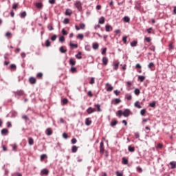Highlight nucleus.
Returning <instances> with one entry per match:
<instances>
[{
    "label": "nucleus",
    "instance_id": "f257e3e1",
    "mask_svg": "<svg viewBox=\"0 0 176 176\" xmlns=\"http://www.w3.org/2000/svg\"><path fill=\"white\" fill-rule=\"evenodd\" d=\"M74 6L78 12H82V2H80V1H76L74 3Z\"/></svg>",
    "mask_w": 176,
    "mask_h": 176
},
{
    "label": "nucleus",
    "instance_id": "f03ea898",
    "mask_svg": "<svg viewBox=\"0 0 176 176\" xmlns=\"http://www.w3.org/2000/svg\"><path fill=\"white\" fill-rule=\"evenodd\" d=\"M131 114V111H130V109H126L123 111V116H124V118H129V116H130Z\"/></svg>",
    "mask_w": 176,
    "mask_h": 176
},
{
    "label": "nucleus",
    "instance_id": "7ed1b4c3",
    "mask_svg": "<svg viewBox=\"0 0 176 176\" xmlns=\"http://www.w3.org/2000/svg\"><path fill=\"white\" fill-rule=\"evenodd\" d=\"M14 93L15 96H18V97H21V96H24V91L21 89L14 91Z\"/></svg>",
    "mask_w": 176,
    "mask_h": 176
},
{
    "label": "nucleus",
    "instance_id": "20e7f679",
    "mask_svg": "<svg viewBox=\"0 0 176 176\" xmlns=\"http://www.w3.org/2000/svg\"><path fill=\"white\" fill-rule=\"evenodd\" d=\"M105 149L104 148V142L100 143V153H104Z\"/></svg>",
    "mask_w": 176,
    "mask_h": 176
},
{
    "label": "nucleus",
    "instance_id": "39448f33",
    "mask_svg": "<svg viewBox=\"0 0 176 176\" xmlns=\"http://www.w3.org/2000/svg\"><path fill=\"white\" fill-rule=\"evenodd\" d=\"M87 112L89 115H90L91 113H93L94 112H96V109L93 108V107H89L87 109Z\"/></svg>",
    "mask_w": 176,
    "mask_h": 176
},
{
    "label": "nucleus",
    "instance_id": "423d86ee",
    "mask_svg": "<svg viewBox=\"0 0 176 176\" xmlns=\"http://www.w3.org/2000/svg\"><path fill=\"white\" fill-rule=\"evenodd\" d=\"M1 133V135H8V134H9V130H8V129H3Z\"/></svg>",
    "mask_w": 176,
    "mask_h": 176
},
{
    "label": "nucleus",
    "instance_id": "0eeeda50",
    "mask_svg": "<svg viewBox=\"0 0 176 176\" xmlns=\"http://www.w3.org/2000/svg\"><path fill=\"white\" fill-rule=\"evenodd\" d=\"M29 82L31 83V85H35L36 83V79L34 77H30Z\"/></svg>",
    "mask_w": 176,
    "mask_h": 176
},
{
    "label": "nucleus",
    "instance_id": "6e6552de",
    "mask_svg": "<svg viewBox=\"0 0 176 176\" xmlns=\"http://www.w3.org/2000/svg\"><path fill=\"white\" fill-rule=\"evenodd\" d=\"M46 135H52L53 134V131H52V129L47 128L45 131Z\"/></svg>",
    "mask_w": 176,
    "mask_h": 176
},
{
    "label": "nucleus",
    "instance_id": "1a4fd4ad",
    "mask_svg": "<svg viewBox=\"0 0 176 176\" xmlns=\"http://www.w3.org/2000/svg\"><path fill=\"white\" fill-rule=\"evenodd\" d=\"M102 61L104 65H108V58L107 56H104Z\"/></svg>",
    "mask_w": 176,
    "mask_h": 176
},
{
    "label": "nucleus",
    "instance_id": "9d476101",
    "mask_svg": "<svg viewBox=\"0 0 176 176\" xmlns=\"http://www.w3.org/2000/svg\"><path fill=\"white\" fill-rule=\"evenodd\" d=\"M41 174L43 175H49V170H47V169H43L41 170Z\"/></svg>",
    "mask_w": 176,
    "mask_h": 176
},
{
    "label": "nucleus",
    "instance_id": "9b49d317",
    "mask_svg": "<svg viewBox=\"0 0 176 176\" xmlns=\"http://www.w3.org/2000/svg\"><path fill=\"white\" fill-rule=\"evenodd\" d=\"M92 47H93L94 50H97L99 47L98 43H94L92 44Z\"/></svg>",
    "mask_w": 176,
    "mask_h": 176
},
{
    "label": "nucleus",
    "instance_id": "f8f14e48",
    "mask_svg": "<svg viewBox=\"0 0 176 176\" xmlns=\"http://www.w3.org/2000/svg\"><path fill=\"white\" fill-rule=\"evenodd\" d=\"M75 57L78 60H82V52H78V54H76Z\"/></svg>",
    "mask_w": 176,
    "mask_h": 176
},
{
    "label": "nucleus",
    "instance_id": "ddd939ff",
    "mask_svg": "<svg viewBox=\"0 0 176 176\" xmlns=\"http://www.w3.org/2000/svg\"><path fill=\"white\" fill-rule=\"evenodd\" d=\"M98 23H99V24H104V23H105V18L104 16H101L99 19Z\"/></svg>",
    "mask_w": 176,
    "mask_h": 176
},
{
    "label": "nucleus",
    "instance_id": "4468645a",
    "mask_svg": "<svg viewBox=\"0 0 176 176\" xmlns=\"http://www.w3.org/2000/svg\"><path fill=\"white\" fill-rule=\"evenodd\" d=\"M65 14L66 15V16H71V14H72V11H71V10H69V9H66V11H65Z\"/></svg>",
    "mask_w": 176,
    "mask_h": 176
},
{
    "label": "nucleus",
    "instance_id": "2eb2a0df",
    "mask_svg": "<svg viewBox=\"0 0 176 176\" xmlns=\"http://www.w3.org/2000/svg\"><path fill=\"white\" fill-rule=\"evenodd\" d=\"M72 152L73 153H76V152H78V146H73L72 147Z\"/></svg>",
    "mask_w": 176,
    "mask_h": 176
},
{
    "label": "nucleus",
    "instance_id": "dca6fc26",
    "mask_svg": "<svg viewBox=\"0 0 176 176\" xmlns=\"http://www.w3.org/2000/svg\"><path fill=\"white\" fill-rule=\"evenodd\" d=\"M135 108H138V109H141V108H142V107L141 105H140V102L139 101H136L134 104Z\"/></svg>",
    "mask_w": 176,
    "mask_h": 176
},
{
    "label": "nucleus",
    "instance_id": "f3484780",
    "mask_svg": "<svg viewBox=\"0 0 176 176\" xmlns=\"http://www.w3.org/2000/svg\"><path fill=\"white\" fill-rule=\"evenodd\" d=\"M85 124L86 126H90L91 124V120H90V118H86Z\"/></svg>",
    "mask_w": 176,
    "mask_h": 176
},
{
    "label": "nucleus",
    "instance_id": "a211bd4d",
    "mask_svg": "<svg viewBox=\"0 0 176 176\" xmlns=\"http://www.w3.org/2000/svg\"><path fill=\"white\" fill-rule=\"evenodd\" d=\"M27 16V12L25 11H23L22 12L21 14H20V17L21 19H24Z\"/></svg>",
    "mask_w": 176,
    "mask_h": 176
},
{
    "label": "nucleus",
    "instance_id": "6ab92c4d",
    "mask_svg": "<svg viewBox=\"0 0 176 176\" xmlns=\"http://www.w3.org/2000/svg\"><path fill=\"white\" fill-rule=\"evenodd\" d=\"M105 30H106L107 32H109V31H111V30H112V26H111L109 25H106Z\"/></svg>",
    "mask_w": 176,
    "mask_h": 176
},
{
    "label": "nucleus",
    "instance_id": "aec40b11",
    "mask_svg": "<svg viewBox=\"0 0 176 176\" xmlns=\"http://www.w3.org/2000/svg\"><path fill=\"white\" fill-rule=\"evenodd\" d=\"M116 124H118V121L113 120V121L111 122L110 126L111 127H115V126H116Z\"/></svg>",
    "mask_w": 176,
    "mask_h": 176
},
{
    "label": "nucleus",
    "instance_id": "412c9836",
    "mask_svg": "<svg viewBox=\"0 0 176 176\" xmlns=\"http://www.w3.org/2000/svg\"><path fill=\"white\" fill-rule=\"evenodd\" d=\"M28 144L30 146L34 145V139L32 138H28Z\"/></svg>",
    "mask_w": 176,
    "mask_h": 176
},
{
    "label": "nucleus",
    "instance_id": "4be33fe9",
    "mask_svg": "<svg viewBox=\"0 0 176 176\" xmlns=\"http://www.w3.org/2000/svg\"><path fill=\"white\" fill-rule=\"evenodd\" d=\"M76 38L77 39H80V41H83V38H85V36L82 34H78Z\"/></svg>",
    "mask_w": 176,
    "mask_h": 176
},
{
    "label": "nucleus",
    "instance_id": "5701e85b",
    "mask_svg": "<svg viewBox=\"0 0 176 176\" xmlns=\"http://www.w3.org/2000/svg\"><path fill=\"white\" fill-rule=\"evenodd\" d=\"M138 45V42L137 41H133V42L131 43V46L132 47H135Z\"/></svg>",
    "mask_w": 176,
    "mask_h": 176
},
{
    "label": "nucleus",
    "instance_id": "b1692460",
    "mask_svg": "<svg viewBox=\"0 0 176 176\" xmlns=\"http://www.w3.org/2000/svg\"><path fill=\"white\" fill-rule=\"evenodd\" d=\"M125 97H126V100H128V101H130V100H131L133 98V96L130 94H126Z\"/></svg>",
    "mask_w": 176,
    "mask_h": 176
},
{
    "label": "nucleus",
    "instance_id": "393cba45",
    "mask_svg": "<svg viewBox=\"0 0 176 176\" xmlns=\"http://www.w3.org/2000/svg\"><path fill=\"white\" fill-rule=\"evenodd\" d=\"M36 7L38 9H42V8L43 7V5L42 4V3H36Z\"/></svg>",
    "mask_w": 176,
    "mask_h": 176
},
{
    "label": "nucleus",
    "instance_id": "a878e982",
    "mask_svg": "<svg viewBox=\"0 0 176 176\" xmlns=\"http://www.w3.org/2000/svg\"><path fill=\"white\" fill-rule=\"evenodd\" d=\"M122 164H129V160L126 159V157H122Z\"/></svg>",
    "mask_w": 176,
    "mask_h": 176
},
{
    "label": "nucleus",
    "instance_id": "bb28decb",
    "mask_svg": "<svg viewBox=\"0 0 176 176\" xmlns=\"http://www.w3.org/2000/svg\"><path fill=\"white\" fill-rule=\"evenodd\" d=\"M114 102L118 105V104H120V102H122V100H120V98H116L114 99Z\"/></svg>",
    "mask_w": 176,
    "mask_h": 176
},
{
    "label": "nucleus",
    "instance_id": "cd10ccee",
    "mask_svg": "<svg viewBox=\"0 0 176 176\" xmlns=\"http://www.w3.org/2000/svg\"><path fill=\"white\" fill-rule=\"evenodd\" d=\"M128 151L129 152H134L135 151V148L132 147L131 146H129Z\"/></svg>",
    "mask_w": 176,
    "mask_h": 176
},
{
    "label": "nucleus",
    "instance_id": "c85d7f7f",
    "mask_svg": "<svg viewBox=\"0 0 176 176\" xmlns=\"http://www.w3.org/2000/svg\"><path fill=\"white\" fill-rule=\"evenodd\" d=\"M146 113V109H143L140 111V115L142 116H145V113Z\"/></svg>",
    "mask_w": 176,
    "mask_h": 176
},
{
    "label": "nucleus",
    "instance_id": "c756f323",
    "mask_svg": "<svg viewBox=\"0 0 176 176\" xmlns=\"http://www.w3.org/2000/svg\"><path fill=\"white\" fill-rule=\"evenodd\" d=\"M155 67V63H153V62H151L148 65V68L149 69H152V67Z\"/></svg>",
    "mask_w": 176,
    "mask_h": 176
},
{
    "label": "nucleus",
    "instance_id": "7c9ffc66",
    "mask_svg": "<svg viewBox=\"0 0 176 176\" xmlns=\"http://www.w3.org/2000/svg\"><path fill=\"white\" fill-rule=\"evenodd\" d=\"M149 107L151 108H155L156 107V102L153 101V102L149 103Z\"/></svg>",
    "mask_w": 176,
    "mask_h": 176
},
{
    "label": "nucleus",
    "instance_id": "2f4dec72",
    "mask_svg": "<svg viewBox=\"0 0 176 176\" xmlns=\"http://www.w3.org/2000/svg\"><path fill=\"white\" fill-rule=\"evenodd\" d=\"M85 49L87 52H90V50H91V47H90L89 45H85Z\"/></svg>",
    "mask_w": 176,
    "mask_h": 176
},
{
    "label": "nucleus",
    "instance_id": "473e14b6",
    "mask_svg": "<svg viewBox=\"0 0 176 176\" xmlns=\"http://www.w3.org/2000/svg\"><path fill=\"white\" fill-rule=\"evenodd\" d=\"M94 107H97L98 112H101V105L100 104H95Z\"/></svg>",
    "mask_w": 176,
    "mask_h": 176
},
{
    "label": "nucleus",
    "instance_id": "72a5a7b5",
    "mask_svg": "<svg viewBox=\"0 0 176 176\" xmlns=\"http://www.w3.org/2000/svg\"><path fill=\"white\" fill-rule=\"evenodd\" d=\"M45 159H47V155L46 154H43L41 155V160H45Z\"/></svg>",
    "mask_w": 176,
    "mask_h": 176
},
{
    "label": "nucleus",
    "instance_id": "f704fd0d",
    "mask_svg": "<svg viewBox=\"0 0 176 176\" xmlns=\"http://www.w3.org/2000/svg\"><path fill=\"white\" fill-rule=\"evenodd\" d=\"M59 50L60 52V53H67V50H64V47L61 46L59 48Z\"/></svg>",
    "mask_w": 176,
    "mask_h": 176
},
{
    "label": "nucleus",
    "instance_id": "c9c22d12",
    "mask_svg": "<svg viewBox=\"0 0 176 176\" xmlns=\"http://www.w3.org/2000/svg\"><path fill=\"white\" fill-rule=\"evenodd\" d=\"M69 64H70V65L74 66V65H75V64H76V62H75V60H74V59L70 58V60H69Z\"/></svg>",
    "mask_w": 176,
    "mask_h": 176
},
{
    "label": "nucleus",
    "instance_id": "e433bc0d",
    "mask_svg": "<svg viewBox=\"0 0 176 176\" xmlns=\"http://www.w3.org/2000/svg\"><path fill=\"white\" fill-rule=\"evenodd\" d=\"M140 93H141V91H140V89H135L134 90V94L136 95V96H140Z\"/></svg>",
    "mask_w": 176,
    "mask_h": 176
},
{
    "label": "nucleus",
    "instance_id": "4c0bfd02",
    "mask_svg": "<svg viewBox=\"0 0 176 176\" xmlns=\"http://www.w3.org/2000/svg\"><path fill=\"white\" fill-rule=\"evenodd\" d=\"M11 146H12V151L14 152H16V149H17V144H11Z\"/></svg>",
    "mask_w": 176,
    "mask_h": 176
},
{
    "label": "nucleus",
    "instance_id": "58836bf2",
    "mask_svg": "<svg viewBox=\"0 0 176 176\" xmlns=\"http://www.w3.org/2000/svg\"><path fill=\"white\" fill-rule=\"evenodd\" d=\"M138 79H139V80H140V82H144V80H145V76H138Z\"/></svg>",
    "mask_w": 176,
    "mask_h": 176
},
{
    "label": "nucleus",
    "instance_id": "ea45409f",
    "mask_svg": "<svg viewBox=\"0 0 176 176\" xmlns=\"http://www.w3.org/2000/svg\"><path fill=\"white\" fill-rule=\"evenodd\" d=\"M123 19H124V21H125V23H130V17L124 16Z\"/></svg>",
    "mask_w": 176,
    "mask_h": 176
},
{
    "label": "nucleus",
    "instance_id": "a19ab883",
    "mask_svg": "<svg viewBox=\"0 0 176 176\" xmlns=\"http://www.w3.org/2000/svg\"><path fill=\"white\" fill-rule=\"evenodd\" d=\"M59 42H62V43L65 42V38H64V36H60L59 37Z\"/></svg>",
    "mask_w": 176,
    "mask_h": 176
},
{
    "label": "nucleus",
    "instance_id": "79ce46f5",
    "mask_svg": "<svg viewBox=\"0 0 176 176\" xmlns=\"http://www.w3.org/2000/svg\"><path fill=\"white\" fill-rule=\"evenodd\" d=\"M50 45H51L50 41L46 40V41H45V46L47 47H50Z\"/></svg>",
    "mask_w": 176,
    "mask_h": 176
},
{
    "label": "nucleus",
    "instance_id": "37998d69",
    "mask_svg": "<svg viewBox=\"0 0 176 176\" xmlns=\"http://www.w3.org/2000/svg\"><path fill=\"white\" fill-rule=\"evenodd\" d=\"M63 35H68V32L65 29H62Z\"/></svg>",
    "mask_w": 176,
    "mask_h": 176
},
{
    "label": "nucleus",
    "instance_id": "c03bdc74",
    "mask_svg": "<svg viewBox=\"0 0 176 176\" xmlns=\"http://www.w3.org/2000/svg\"><path fill=\"white\" fill-rule=\"evenodd\" d=\"M69 23V19L65 18L63 21V24H68Z\"/></svg>",
    "mask_w": 176,
    "mask_h": 176
},
{
    "label": "nucleus",
    "instance_id": "a18cd8bd",
    "mask_svg": "<svg viewBox=\"0 0 176 176\" xmlns=\"http://www.w3.org/2000/svg\"><path fill=\"white\" fill-rule=\"evenodd\" d=\"M80 28L81 30H85V28H86V25H85V23H80Z\"/></svg>",
    "mask_w": 176,
    "mask_h": 176
},
{
    "label": "nucleus",
    "instance_id": "49530a36",
    "mask_svg": "<svg viewBox=\"0 0 176 176\" xmlns=\"http://www.w3.org/2000/svg\"><path fill=\"white\" fill-rule=\"evenodd\" d=\"M18 6H19V3H14L12 5V9H17Z\"/></svg>",
    "mask_w": 176,
    "mask_h": 176
},
{
    "label": "nucleus",
    "instance_id": "de8ad7c7",
    "mask_svg": "<svg viewBox=\"0 0 176 176\" xmlns=\"http://www.w3.org/2000/svg\"><path fill=\"white\" fill-rule=\"evenodd\" d=\"M63 104H68V99H67L66 98H63L62 100Z\"/></svg>",
    "mask_w": 176,
    "mask_h": 176
},
{
    "label": "nucleus",
    "instance_id": "09e8293b",
    "mask_svg": "<svg viewBox=\"0 0 176 176\" xmlns=\"http://www.w3.org/2000/svg\"><path fill=\"white\" fill-rule=\"evenodd\" d=\"M169 50H174V45H173V43L169 44Z\"/></svg>",
    "mask_w": 176,
    "mask_h": 176
},
{
    "label": "nucleus",
    "instance_id": "8fccbe9b",
    "mask_svg": "<svg viewBox=\"0 0 176 176\" xmlns=\"http://www.w3.org/2000/svg\"><path fill=\"white\" fill-rule=\"evenodd\" d=\"M170 164L171 166V168H174L175 167H176V164L175 162H170Z\"/></svg>",
    "mask_w": 176,
    "mask_h": 176
},
{
    "label": "nucleus",
    "instance_id": "3c124183",
    "mask_svg": "<svg viewBox=\"0 0 176 176\" xmlns=\"http://www.w3.org/2000/svg\"><path fill=\"white\" fill-rule=\"evenodd\" d=\"M136 170L138 173H142V168L137 166Z\"/></svg>",
    "mask_w": 176,
    "mask_h": 176
},
{
    "label": "nucleus",
    "instance_id": "603ef678",
    "mask_svg": "<svg viewBox=\"0 0 176 176\" xmlns=\"http://www.w3.org/2000/svg\"><path fill=\"white\" fill-rule=\"evenodd\" d=\"M69 46H71V47H78V44H74L72 43H70Z\"/></svg>",
    "mask_w": 176,
    "mask_h": 176
},
{
    "label": "nucleus",
    "instance_id": "864d4df0",
    "mask_svg": "<svg viewBox=\"0 0 176 176\" xmlns=\"http://www.w3.org/2000/svg\"><path fill=\"white\" fill-rule=\"evenodd\" d=\"M47 30H49V31H53V30H54V28H53V26H52L51 25H48Z\"/></svg>",
    "mask_w": 176,
    "mask_h": 176
},
{
    "label": "nucleus",
    "instance_id": "5fc2aeb1",
    "mask_svg": "<svg viewBox=\"0 0 176 176\" xmlns=\"http://www.w3.org/2000/svg\"><path fill=\"white\" fill-rule=\"evenodd\" d=\"M123 116V111L119 110L118 111V116Z\"/></svg>",
    "mask_w": 176,
    "mask_h": 176
},
{
    "label": "nucleus",
    "instance_id": "6e6d98bb",
    "mask_svg": "<svg viewBox=\"0 0 176 176\" xmlns=\"http://www.w3.org/2000/svg\"><path fill=\"white\" fill-rule=\"evenodd\" d=\"M42 76H43V74H42V73H38L36 74V78H42Z\"/></svg>",
    "mask_w": 176,
    "mask_h": 176
},
{
    "label": "nucleus",
    "instance_id": "4d7b16f0",
    "mask_svg": "<svg viewBox=\"0 0 176 176\" xmlns=\"http://www.w3.org/2000/svg\"><path fill=\"white\" fill-rule=\"evenodd\" d=\"M90 85H94L95 81H94V77L91 78V80L89 82Z\"/></svg>",
    "mask_w": 176,
    "mask_h": 176
},
{
    "label": "nucleus",
    "instance_id": "13d9d810",
    "mask_svg": "<svg viewBox=\"0 0 176 176\" xmlns=\"http://www.w3.org/2000/svg\"><path fill=\"white\" fill-rule=\"evenodd\" d=\"M56 39H57V35L54 34V35H53V36L51 38V40H52V41H56Z\"/></svg>",
    "mask_w": 176,
    "mask_h": 176
},
{
    "label": "nucleus",
    "instance_id": "bf43d9fd",
    "mask_svg": "<svg viewBox=\"0 0 176 176\" xmlns=\"http://www.w3.org/2000/svg\"><path fill=\"white\" fill-rule=\"evenodd\" d=\"M113 90V87L110 86L107 89V91H112Z\"/></svg>",
    "mask_w": 176,
    "mask_h": 176
},
{
    "label": "nucleus",
    "instance_id": "052dcab7",
    "mask_svg": "<svg viewBox=\"0 0 176 176\" xmlns=\"http://www.w3.org/2000/svg\"><path fill=\"white\" fill-rule=\"evenodd\" d=\"M122 41L124 42V43H127V36H124L122 37Z\"/></svg>",
    "mask_w": 176,
    "mask_h": 176
},
{
    "label": "nucleus",
    "instance_id": "680f3d73",
    "mask_svg": "<svg viewBox=\"0 0 176 176\" xmlns=\"http://www.w3.org/2000/svg\"><path fill=\"white\" fill-rule=\"evenodd\" d=\"M135 67L138 69H141L142 68V67L141 66V65L140 63L136 64Z\"/></svg>",
    "mask_w": 176,
    "mask_h": 176
},
{
    "label": "nucleus",
    "instance_id": "e2e57ef3",
    "mask_svg": "<svg viewBox=\"0 0 176 176\" xmlns=\"http://www.w3.org/2000/svg\"><path fill=\"white\" fill-rule=\"evenodd\" d=\"M63 138L67 140V138H68V135L67 134V133H63Z\"/></svg>",
    "mask_w": 176,
    "mask_h": 176
},
{
    "label": "nucleus",
    "instance_id": "0e129e2a",
    "mask_svg": "<svg viewBox=\"0 0 176 176\" xmlns=\"http://www.w3.org/2000/svg\"><path fill=\"white\" fill-rule=\"evenodd\" d=\"M72 144H76L77 142V140H76V138H73L72 139Z\"/></svg>",
    "mask_w": 176,
    "mask_h": 176
},
{
    "label": "nucleus",
    "instance_id": "69168bd1",
    "mask_svg": "<svg viewBox=\"0 0 176 176\" xmlns=\"http://www.w3.org/2000/svg\"><path fill=\"white\" fill-rule=\"evenodd\" d=\"M22 119H24L25 120H30V118L27 116H22Z\"/></svg>",
    "mask_w": 176,
    "mask_h": 176
},
{
    "label": "nucleus",
    "instance_id": "338daca9",
    "mask_svg": "<svg viewBox=\"0 0 176 176\" xmlns=\"http://www.w3.org/2000/svg\"><path fill=\"white\" fill-rule=\"evenodd\" d=\"M116 173L117 176H123V173H120L119 171H117Z\"/></svg>",
    "mask_w": 176,
    "mask_h": 176
},
{
    "label": "nucleus",
    "instance_id": "774afa93",
    "mask_svg": "<svg viewBox=\"0 0 176 176\" xmlns=\"http://www.w3.org/2000/svg\"><path fill=\"white\" fill-rule=\"evenodd\" d=\"M144 41H147L148 43L151 42V37H145Z\"/></svg>",
    "mask_w": 176,
    "mask_h": 176
}]
</instances>
